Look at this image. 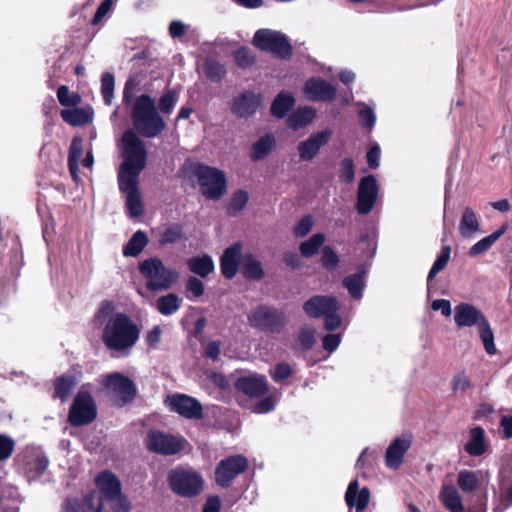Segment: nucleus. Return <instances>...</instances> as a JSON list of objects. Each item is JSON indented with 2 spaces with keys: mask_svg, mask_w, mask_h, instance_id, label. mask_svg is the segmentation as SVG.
Here are the masks:
<instances>
[{
  "mask_svg": "<svg viewBox=\"0 0 512 512\" xmlns=\"http://www.w3.org/2000/svg\"><path fill=\"white\" fill-rule=\"evenodd\" d=\"M122 143L124 160L117 173L118 186L121 193L126 195L128 215L137 218L144 213L139 191V176L146 167L148 154L144 142L132 129L123 133Z\"/></svg>",
  "mask_w": 512,
  "mask_h": 512,
  "instance_id": "1",
  "label": "nucleus"
},
{
  "mask_svg": "<svg viewBox=\"0 0 512 512\" xmlns=\"http://www.w3.org/2000/svg\"><path fill=\"white\" fill-rule=\"evenodd\" d=\"M140 328L133 319L122 312L114 313L106 321L102 341L111 351L131 349L139 340Z\"/></svg>",
  "mask_w": 512,
  "mask_h": 512,
  "instance_id": "2",
  "label": "nucleus"
},
{
  "mask_svg": "<svg viewBox=\"0 0 512 512\" xmlns=\"http://www.w3.org/2000/svg\"><path fill=\"white\" fill-rule=\"evenodd\" d=\"M132 130L138 137L156 138L166 129L164 118L159 114L155 100L148 94L138 96L132 107Z\"/></svg>",
  "mask_w": 512,
  "mask_h": 512,
  "instance_id": "3",
  "label": "nucleus"
},
{
  "mask_svg": "<svg viewBox=\"0 0 512 512\" xmlns=\"http://www.w3.org/2000/svg\"><path fill=\"white\" fill-rule=\"evenodd\" d=\"M453 319L458 328L476 327L488 354H495L494 333L485 314L471 303L461 302L453 309Z\"/></svg>",
  "mask_w": 512,
  "mask_h": 512,
  "instance_id": "4",
  "label": "nucleus"
},
{
  "mask_svg": "<svg viewBox=\"0 0 512 512\" xmlns=\"http://www.w3.org/2000/svg\"><path fill=\"white\" fill-rule=\"evenodd\" d=\"M302 309L310 319L323 318L327 331H335L342 324V318L338 314L341 303L333 295H314L303 303Z\"/></svg>",
  "mask_w": 512,
  "mask_h": 512,
  "instance_id": "5",
  "label": "nucleus"
},
{
  "mask_svg": "<svg viewBox=\"0 0 512 512\" xmlns=\"http://www.w3.org/2000/svg\"><path fill=\"white\" fill-rule=\"evenodd\" d=\"M248 324L265 334H281L288 325L285 312L275 306L259 304L247 316Z\"/></svg>",
  "mask_w": 512,
  "mask_h": 512,
  "instance_id": "6",
  "label": "nucleus"
},
{
  "mask_svg": "<svg viewBox=\"0 0 512 512\" xmlns=\"http://www.w3.org/2000/svg\"><path fill=\"white\" fill-rule=\"evenodd\" d=\"M167 482L171 491L183 498L198 496L204 487L203 476L192 468L171 469L167 475Z\"/></svg>",
  "mask_w": 512,
  "mask_h": 512,
  "instance_id": "7",
  "label": "nucleus"
},
{
  "mask_svg": "<svg viewBox=\"0 0 512 512\" xmlns=\"http://www.w3.org/2000/svg\"><path fill=\"white\" fill-rule=\"evenodd\" d=\"M139 271L146 278V288L151 292L170 289L177 277V272L167 268L157 257L142 261L139 264Z\"/></svg>",
  "mask_w": 512,
  "mask_h": 512,
  "instance_id": "8",
  "label": "nucleus"
},
{
  "mask_svg": "<svg viewBox=\"0 0 512 512\" xmlns=\"http://www.w3.org/2000/svg\"><path fill=\"white\" fill-rule=\"evenodd\" d=\"M202 194L210 200H219L227 192L225 173L215 167L197 163L193 169Z\"/></svg>",
  "mask_w": 512,
  "mask_h": 512,
  "instance_id": "9",
  "label": "nucleus"
},
{
  "mask_svg": "<svg viewBox=\"0 0 512 512\" xmlns=\"http://www.w3.org/2000/svg\"><path fill=\"white\" fill-rule=\"evenodd\" d=\"M252 43L260 51L269 52L282 60H289L293 55L292 45L280 31L259 29L255 32Z\"/></svg>",
  "mask_w": 512,
  "mask_h": 512,
  "instance_id": "10",
  "label": "nucleus"
},
{
  "mask_svg": "<svg viewBox=\"0 0 512 512\" xmlns=\"http://www.w3.org/2000/svg\"><path fill=\"white\" fill-rule=\"evenodd\" d=\"M145 445L147 450L152 453L162 456H174L184 451L189 443L181 435L151 429L147 433Z\"/></svg>",
  "mask_w": 512,
  "mask_h": 512,
  "instance_id": "11",
  "label": "nucleus"
},
{
  "mask_svg": "<svg viewBox=\"0 0 512 512\" xmlns=\"http://www.w3.org/2000/svg\"><path fill=\"white\" fill-rule=\"evenodd\" d=\"M96 402L89 391L80 390L74 396L68 411L67 421L72 427H82L97 419Z\"/></svg>",
  "mask_w": 512,
  "mask_h": 512,
  "instance_id": "12",
  "label": "nucleus"
},
{
  "mask_svg": "<svg viewBox=\"0 0 512 512\" xmlns=\"http://www.w3.org/2000/svg\"><path fill=\"white\" fill-rule=\"evenodd\" d=\"M249 463L243 455H231L219 461L215 468V482L221 488L227 489L233 480L248 469Z\"/></svg>",
  "mask_w": 512,
  "mask_h": 512,
  "instance_id": "13",
  "label": "nucleus"
},
{
  "mask_svg": "<svg viewBox=\"0 0 512 512\" xmlns=\"http://www.w3.org/2000/svg\"><path fill=\"white\" fill-rule=\"evenodd\" d=\"M95 484L105 500L110 502L119 500L124 510H129L126 498L122 495L121 482L113 472L101 471L95 478Z\"/></svg>",
  "mask_w": 512,
  "mask_h": 512,
  "instance_id": "14",
  "label": "nucleus"
},
{
  "mask_svg": "<svg viewBox=\"0 0 512 512\" xmlns=\"http://www.w3.org/2000/svg\"><path fill=\"white\" fill-rule=\"evenodd\" d=\"M172 412L185 419L200 420L203 418V406L195 398L186 394H174L166 400Z\"/></svg>",
  "mask_w": 512,
  "mask_h": 512,
  "instance_id": "15",
  "label": "nucleus"
},
{
  "mask_svg": "<svg viewBox=\"0 0 512 512\" xmlns=\"http://www.w3.org/2000/svg\"><path fill=\"white\" fill-rule=\"evenodd\" d=\"M380 185L373 175L363 177L358 185L356 209L360 214H368L376 203Z\"/></svg>",
  "mask_w": 512,
  "mask_h": 512,
  "instance_id": "16",
  "label": "nucleus"
},
{
  "mask_svg": "<svg viewBox=\"0 0 512 512\" xmlns=\"http://www.w3.org/2000/svg\"><path fill=\"white\" fill-rule=\"evenodd\" d=\"M103 387L117 394L123 403L132 402L137 394V389L134 382L128 377L119 372L108 374L103 382Z\"/></svg>",
  "mask_w": 512,
  "mask_h": 512,
  "instance_id": "17",
  "label": "nucleus"
},
{
  "mask_svg": "<svg viewBox=\"0 0 512 512\" xmlns=\"http://www.w3.org/2000/svg\"><path fill=\"white\" fill-rule=\"evenodd\" d=\"M490 480L486 470H461L457 475L458 487L464 493H471L485 488Z\"/></svg>",
  "mask_w": 512,
  "mask_h": 512,
  "instance_id": "18",
  "label": "nucleus"
},
{
  "mask_svg": "<svg viewBox=\"0 0 512 512\" xmlns=\"http://www.w3.org/2000/svg\"><path fill=\"white\" fill-rule=\"evenodd\" d=\"M306 96L312 101L331 102L336 97L334 85L322 78H309L304 86Z\"/></svg>",
  "mask_w": 512,
  "mask_h": 512,
  "instance_id": "19",
  "label": "nucleus"
},
{
  "mask_svg": "<svg viewBox=\"0 0 512 512\" xmlns=\"http://www.w3.org/2000/svg\"><path fill=\"white\" fill-rule=\"evenodd\" d=\"M262 102L261 94L252 91L240 93L232 102L231 111L238 118H247L256 113Z\"/></svg>",
  "mask_w": 512,
  "mask_h": 512,
  "instance_id": "20",
  "label": "nucleus"
},
{
  "mask_svg": "<svg viewBox=\"0 0 512 512\" xmlns=\"http://www.w3.org/2000/svg\"><path fill=\"white\" fill-rule=\"evenodd\" d=\"M411 447V439L408 436L395 438L387 447L385 452V465L388 469L398 470L406 452Z\"/></svg>",
  "mask_w": 512,
  "mask_h": 512,
  "instance_id": "21",
  "label": "nucleus"
},
{
  "mask_svg": "<svg viewBox=\"0 0 512 512\" xmlns=\"http://www.w3.org/2000/svg\"><path fill=\"white\" fill-rule=\"evenodd\" d=\"M234 387L237 391L249 396L259 398L267 394L269 388L264 376L251 375L236 379Z\"/></svg>",
  "mask_w": 512,
  "mask_h": 512,
  "instance_id": "22",
  "label": "nucleus"
},
{
  "mask_svg": "<svg viewBox=\"0 0 512 512\" xmlns=\"http://www.w3.org/2000/svg\"><path fill=\"white\" fill-rule=\"evenodd\" d=\"M242 244L235 242L227 247L220 257V269L224 278L233 279L241 263Z\"/></svg>",
  "mask_w": 512,
  "mask_h": 512,
  "instance_id": "23",
  "label": "nucleus"
},
{
  "mask_svg": "<svg viewBox=\"0 0 512 512\" xmlns=\"http://www.w3.org/2000/svg\"><path fill=\"white\" fill-rule=\"evenodd\" d=\"M331 131L323 130L312 134L307 140L298 144L299 156L303 161L312 160L319 152L320 148L327 144L331 137Z\"/></svg>",
  "mask_w": 512,
  "mask_h": 512,
  "instance_id": "24",
  "label": "nucleus"
},
{
  "mask_svg": "<svg viewBox=\"0 0 512 512\" xmlns=\"http://www.w3.org/2000/svg\"><path fill=\"white\" fill-rule=\"evenodd\" d=\"M53 393L51 397L66 402L75 390L78 379L74 374L64 373L53 380Z\"/></svg>",
  "mask_w": 512,
  "mask_h": 512,
  "instance_id": "25",
  "label": "nucleus"
},
{
  "mask_svg": "<svg viewBox=\"0 0 512 512\" xmlns=\"http://www.w3.org/2000/svg\"><path fill=\"white\" fill-rule=\"evenodd\" d=\"M316 333V329L313 326L303 325L299 329L295 343L292 346L294 352L298 355H305L311 351L317 342Z\"/></svg>",
  "mask_w": 512,
  "mask_h": 512,
  "instance_id": "26",
  "label": "nucleus"
},
{
  "mask_svg": "<svg viewBox=\"0 0 512 512\" xmlns=\"http://www.w3.org/2000/svg\"><path fill=\"white\" fill-rule=\"evenodd\" d=\"M488 442L485 431L481 427H474L469 431V438L464 445V450L473 457H479L486 453Z\"/></svg>",
  "mask_w": 512,
  "mask_h": 512,
  "instance_id": "27",
  "label": "nucleus"
},
{
  "mask_svg": "<svg viewBox=\"0 0 512 512\" xmlns=\"http://www.w3.org/2000/svg\"><path fill=\"white\" fill-rule=\"evenodd\" d=\"M21 503L18 489L9 484L1 486L0 489V511L1 512H19Z\"/></svg>",
  "mask_w": 512,
  "mask_h": 512,
  "instance_id": "28",
  "label": "nucleus"
},
{
  "mask_svg": "<svg viewBox=\"0 0 512 512\" xmlns=\"http://www.w3.org/2000/svg\"><path fill=\"white\" fill-rule=\"evenodd\" d=\"M480 222L477 214L471 207H465L459 223V234L466 239L474 237L479 231Z\"/></svg>",
  "mask_w": 512,
  "mask_h": 512,
  "instance_id": "29",
  "label": "nucleus"
},
{
  "mask_svg": "<svg viewBox=\"0 0 512 512\" xmlns=\"http://www.w3.org/2000/svg\"><path fill=\"white\" fill-rule=\"evenodd\" d=\"M276 147V139L273 135L267 134L260 137L250 148V159L254 162L266 158Z\"/></svg>",
  "mask_w": 512,
  "mask_h": 512,
  "instance_id": "30",
  "label": "nucleus"
},
{
  "mask_svg": "<svg viewBox=\"0 0 512 512\" xmlns=\"http://www.w3.org/2000/svg\"><path fill=\"white\" fill-rule=\"evenodd\" d=\"M83 139L80 136H74L68 154V169L74 182L78 183L80 178L79 172V159L83 151Z\"/></svg>",
  "mask_w": 512,
  "mask_h": 512,
  "instance_id": "31",
  "label": "nucleus"
},
{
  "mask_svg": "<svg viewBox=\"0 0 512 512\" xmlns=\"http://www.w3.org/2000/svg\"><path fill=\"white\" fill-rule=\"evenodd\" d=\"M61 118L71 126H83L92 121L93 114L90 110L79 108L77 106L72 109H63L60 112Z\"/></svg>",
  "mask_w": 512,
  "mask_h": 512,
  "instance_id": "32",
  "label": "nucleus"
},
{
  "mask_svg": "<svg viewBox=\"0 0 512 512\" xmlns=\"http://www.w3.org/2000/svg\"><path fill=\"white\" fill-rule=\"evenodd\" d=\"M187 265L192 273L202 278H206L215 268L212 258L207 254L188 259Z\"/></svg>",
  "mask_w": 512,
  "mask_h": 512,
  "instance_id": "33",
  "label": "nucleus"
},
{
  "mask_svg": "<svg viewBox=\"0 0 512 512\" xmlns=\"http://www.w3.org/2000/svg\"><path fill=\"white\" fill-rule=\"evenodd\" d=\"M294 104L295 99L293 95L282 91L275 97L271 104V114L276 118H284Z\"/></svg>",
  "mask_w": 512,
  "mask_h": 512,
  "instance_id": "34",
  "label": "nucleus"
},
{
  "mask_svg": "<svg viewBox=\"0 0 512 512\" xmlns=\"http://www.w3.org/2000/svg\"><path fill=\"white\" fill-rule=\"evenodd\" d=\"M148 237L145 232L136 231L130 240L123 247V255L126 257H135L139 255L148 244Z\"/></svg>",
  "mask_w": 512,
  "mask_h": 512,
  "instance_id": "35",
  "label": "nucleus"
},
{
  "mask_svg": "<svg viewBox=\"0 0 512 512\" xmlns=\"http://www.w3.org/2000/svg\"><path fill=\"white\" fill-rule=\"evenodd\" d=\"M182 305V299L176 293H168L156 300V309L162 315H172L177 312Z\"/></svg>",
  "mask_w": 512,
  "mask_h": 512,
  "instance_id": "36",
  "label": "nucleus"
},
{
  "mask_svg": "<svg viewBox=\"0 0 512 512\" xmlns=\"http://www.w3.org/2000/svg\"><path fill=\"white\" fill-rule=\"evenodd\" d=\"M507 228V224H503L498 230L476 242L469 249V255L477 256L489 250L492 245L506 232Z\"/></svg>",
  "mask_w": 512,
  "mask_h": 512,
  "instance_id": "37",
  "label": "nucleus"
},
{
  "mask_svg": "<svg viewBox=\"0 0 512 512\" xmlns=\"http://www.w3.org/2000/svg\"><path fill=\"white\" fill-rule=\"evenodd\" d=\"M242 274L247 280H260L264 277L265 272L261 262L253 255L248 254L244 257Z\"/></svg>",
  "mask_w": 512,
  "mask_h": 512,
  "instance_id": "38",
  "label": "nucleus"
},
{
  "mask_svg": "<svg viewBox=\"0 0 512 512\" xmlns=\"http://www.w3.org/2000/svg\"><path fill=\"white\" fill-rule=\"evenodd\" d=\"M184 231L181 224L174 223L166 227L158 238V243L161 247L170 244H176L184 239Z\"/></svg>",
  "mask_w": 512,
  "mask_h": 512,
  "instance_id": "39",
  "label": "nucleus"
},
{
  "mask_svg": "<svg viewBox=\"0 0 512 512\" xmlns=\"http://www.w3.org/2000/svg\"><path fill=\"white\" fill-rule=\"evenodd\" d=\"M314 117L313 109L308 107L299 108L288 117L287 124L290 128L298 129L311 123Z\"/></svg>",
  "mask_w": 512,
  "mask_h": 512,
  "instance_id": "40",
  "label": "nucleus"
},
{
  "mask_svg": "<svg viewBox=\"0 0 512 512\" xmlns=\"http://www.w3.org/2000/svg\"><path fill=\"white\" fill-rule=\"evenodd\" d=\"M325 242V235L323 233H316L308 240L300 244L299 250L303 257L309 258L316 255L320 247Z\"/></svg>",
  "mask_w": 512,
  "mask_h": 512,
  "instance_id": "41",
  "label": "nucleus"
},
{
  "mask_svg": "<svg viewBox=\"0 0 512 512\" xmlns=\"http://www.w3.org/2000/svg\"><path fill=\"white\" fill-rule=\"evenodd\" d=\"M376 232L372 229L365 236H363L357 243L356 250L359 251L361 258H371L376 252Z\"/></svg>",
  "mask_w": 512,
  "mask_h": 512,
  "instance_id": "42",
  "label": "nucleus"
},
{
  "mask_svg": "<svg viewBox=\"0 0 512 512\" xmlns=\"http://www.w3.org/2000/svg\"><path fill=\"white\" fill-rule=\"evenodd\" d=\"M204 72L206 77L215 83L221 82L227 73L225 66L214 59L205 61Z\"/></svg>",
  "mask_w": 512,
  "mask_h": 512,
  "instance_id": "43",
  "label": "nucleus"
},
{
  "mask_svg": "<svg viewBox=\"0 0 512 512\" xmlns=\"http://www.w3.org/2000/svg\"><path fill=\"white\" fill-rule=\"evenodd\" d=\"M249 201V195L245 190L239 189L235 191L230 199L227 207V213L234 216L242 211Z\"/></svg>",
  "mask_w": 512,
  "mask_h": 512,
  "instance_id": "44",
  "label": "nucleus"
},
{
  "mask_svg": "<svg viewBox=\"0 0 512 512\" xmlns=\"http://www.w3.org/2000/svg\"><path fill=\"white\" fill-rule=\"evenodd\" d=\"M236 65L241 69H248L256 62L255 54L246 46L240 47L233 52Z\"/></svg>",
  "mask_w": 512,
  "mask_h": 512,
  "instance_id": "45",
  "label": "nucleus"
},
{
  "mask_svg": "<svg viewBox=\"0 0 512 512\" xmlns=\"http://www.w3.org/2000/svg\"><path fill=\"white\" fill-rule=\"evenodd\" d=\"M57 98L59 103L64 107H75L81 102V96L76 92H70L66 85L58 87Z\"/></svg>",
  "mask_w": 512,
  "mask_h": 512,
  "instance_id": "46",
  "label": "nucleus"
},
{
  "mask_svg": "<svg viewBox=\"0 0 512 512\" xmlns=\"http://www.w3.org/2000/svg\"><path fill=\"white\" fill-rule=\"evenodd\" d=\"M115 78L110 72H105L101 77V94L106 105H111L114 96Z\"/></svg>",
  "mask_w": 512,
  "mask_h": 512,
  "instance_id": "47",
  "label": "nucleus"
},
{
  "mask_svg": "<svg viewBox=\"0 0 512 512\" xmlns=\"http://www.w3.org/2000/svg\"><path fill=\"white\" fill-rule=\"evenodd\" d=\"M178 92L175 90H167L159 99L157 110L164 113H172L176 103L178 102Z\"/></svg>",
  "mask_w": 512,
  "mask_h": 512,
  "instance_id": "48",
  "label": "nucleus"
},
{
  "mask_svg": "<svg viewBox=\"0 0 512 512\" xmlns=\"http://www.w3.org/2000/svg\"><path fill=\"white\" fill-rule=\"evenodd\" d=\"M357 108L360 124L370 132L376 122L374 110L363 103H358Z\"/></svg>",
  "mask_w": 512,
  "mask_h": 512,
  "instance_id": "49",
  "label": "nucleus"
},
{
  "mask_svg": "<svg viewBox=\"0 0 512 512\" xmlns=\"http://www.w3.org/2000/svg\"><path fill=\"white\" fill-rule=\"evenodd\" d=\"M451 247L444 245L441 250V254L435 260L432 268L428 274V282H430L441 270L445 268L450 259Z\"/></svg>",
  "mask_w": 512,
  "mask_h": 512,
  "instance_id": "50",
  "label": "nucleus"
},
{
  "mask_svg": "<svg viewBox=\"0 0 512 512\" xmlns=\"http://www.w3.org/2000/svg\"><path fill=\"white\" fill-rule=\"evenodd\" d=\"M370 501V491L367 488L358 490L357 481L354 480V507L356 512H364Z\"/></svg>",
  "mask_w": 512,
  "mask_h": 512,
  "instance_id": "51",
  "label": "nucleus"
},
{
  "mask_svg": "<svg viewBox=\"0 0 512 512\" xmlns=\"http://www.w3.org/2000/svg\"><path fill=\"white\" fill-rule=\"evenodd\" d=\"M293 374L290 364L286 362L277 363L270 371V376L276 383L282 382Z\"/></svg>",
  "mask_w": 512,
  "mask_h": 512,
  "instance_id": "52",
  "label": "nucleus"
},
{
  "mask_svg": "<svg viewBox=\"0 0 512 512\" xmlns=\"http://www.w3.org/2000/svg\"><path fill=\"white\" fill-rule=\"evenodd\" d=\"M321 263L324 268L330 271L334 270L337 267L339 263V257L330 246L323 247Z\"/></svg>",
  "mask_w": 512,
  "mask_h": 512,
  "instance_id": "53",
  "label": "nucleus"
},
{
  "mask_svg": "<svg viewBox=\"0 0 512 512\" xmlns=\"http://www.w3.org/2000/svg\"><path fill=\"white\" fill-rule=\"evenodd\" d=\"M15 448V441L4 434H0V461L7 460Z\"/></svg>",
  "mask_w": 512,
  "mask_h": 512,
  "instance_id": "54",
  "label": "nucleus"
},
{
  "mask_svg": "<svg viewBox=\"0 0 512 512\" xmlns=\"http://www.w3.org/2000/svg\"><path fill=\"white\" fill-rule=\"evenodd\" d=\"M367 266L364 265L361 270L359 271V273L355 274L354 273V282H353V285H354V300L356 299H360L362 297V292L365 288V281H364V278H365V275L367 273Z\"/></svg>",
  "mask_w": 512,
  "mask_h": 512,
  "instance_id": "55",
  "label": "nucleus"
},
{
  "mask_svg": "<svg viewBox=\"0 0 512 512\" xmlns=\"http://www.w3.org/2000/svg\"><path fill=\"white\" fill-rule=\"evenodd\" d=\"M113 0H103L96 9V12L91 20L92 25H98L102 19L111 11Z\"/></svg>",
  "mask_w": 512,
  "mask_h": 512,
  "instance_id": "56",
  "label": "nucleus"
},
{
  "mask_svg": "<svg viewBox=\"0 0 512 512\" xmlns=\"http://www.w3.org/2000/svg\"><path fill=\"white\" fill-rule=\"evenodd\" d=\"M341 342V335L337 333H328L322 338V346L329 354L334 352Z\"/></svg>",
  "mask_w": 512,
  "mask_h": 512,
  "instance_id": "57",
  "label": "nucleus"
},
{
  "mask_svg": "<svg viewBox=\"0 0 512 512\" xmlns=\"http://www.w3.org/2000/svg\"><path fill=\"white\" fill-rule=\"evenodd\" d=\"M380 146L373 142L370 144V148L366 154L367 163L371 169H376L380 164Z\"/></svg>",
  "mask_w": 512,
  "mask_h": 512,
  "instance_id": "58",
  "label": "nucleus"
},
{
  "mask_svg": "<svg viewBox=\"0 0 512 512\" xmlns=\"http://www.w3.org/2000/svg\"><path fill=\"white\" fill-rule=\"evenodd\" d=\"M187 292L191 293L193 297L199 298L204 294L205 288L203 282L196 278L190 277L186 283Z\"/></svg>",
  "mask_w": 512,
  "mask_h": 512,
  "instance_id": "59",
  "label": "nucleus"
},
{
  "mask_svg": "<svg viewBox=\"0 0 512 512\" xmlns=\"http://www.w3.org/2000/svg\"><path fill=\"white\" fill-rule=\"evenodd\" d=\"M313 220L311 216H304L294 227V234L297 237H305L312 229Z\"/></svg>",
  "mask_w": 512,
  "mask_h": 512,
  "instance_id": "60",
  "label": "nucleus"
},
{
  "mask_svg": "<svg viewBox=\"0 0 512 512\" xmlns=\"http://www.w3.org/2000/svg\"><path fill=\"white\" fill-rule=\"evenodd\" d=\"M275 408V400L273 396H267L258 401L254 407L253 412L258 414H265L272 411Z\"/></svg>",
  "mask_w": 512,
  "mask_h": 512,
  "instance_id": "61",
  "label": "nucleus"
},
{
  "mask_svg": "<svg viewBox=\"0 0 512 512\" xmlns=\"http://www.w3.org/2000/svg\"><path fill=\"white\" fill-rule=\"evenodd\" d=\"M470 386L471 382L469 378L463 373L458 374L452 383V388L455 393H464Z\"/></svg>",
  "mask_w": 512,
  "mask_h": 512,
  "instance_id": "62",
  "label": "nucleus"
},
{
  "mask_svg": "<svg viewBox=\"0 0 512 512\" xmlns=\"http://www.w3.org/2000/svg\"><path fill=\"white\" fill-rule=\"evenodd\" d=\"M161 336H162V330H161L160 326L159 325L153 326L147 332V335L145 337L146 344L150 348H155L159 344V342L161 340Z\"/></svg>",
  "mask_w": 512,
  "mask_h": 512,
  "instance_id": "63",
  "label": "nucleus"
},
{
  "mask_svg": "<svg viewBox=\"0 0 512 512\" xmlns=\"http://www.w3.org/2000/svg\"><path fill=\"white\" fill-rule=\"evenodd\" d=\"M62 512H86V509L78 498L70 497L66 499Z\"/></svg>",
  "mask_w": 512,
  "mask_h": 512,
  "instance_id": "64",
  "label": "nucleus"
}]
</instances>
